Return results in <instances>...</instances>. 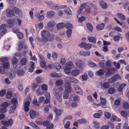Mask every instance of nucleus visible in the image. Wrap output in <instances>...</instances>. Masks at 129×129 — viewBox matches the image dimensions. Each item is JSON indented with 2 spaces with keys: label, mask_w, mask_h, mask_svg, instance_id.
Listing matches in <instances>:
<instances>
[{
  "label": "nucleus",
  "mask_w": 129,
  "mask_h": 129,
  "mask_svg": "<svg viewBox=\"0 0 129 129\" xmlns=\"http://www.w3.org/2000/svg\"><path fill=\"white\" fill-rule=\"evenodd\" d=\"M105 116L107 118H109L111 116V114L108 112H106L104 113Z\"/></svg>",
  "instance_id": "obj_58"
},
{
  "label": "nucleus",
  "mask_w": 129,
  "mask_h": 129,
  "mask_svg": "<svg viewBox=\"0 0 129 129\" xmlns=\"http://www.w3.org/2000/svg\"><path fill=\"white\" fill-rule=\"evenodd\" d=\"M30 64H31V66L29 69L28 70L29 72H32L35 69L34 64L32 61L30 62Z\"/></svg>",
  "instance_id": "obj_22"
},
{
  "label": "nucleus",
  "mask_w": 129,
  "mask_h": 129,
  "mask_svg": "<svg viewBox=\"0 0 129 129\" xmlns=\"http://www.w3.org/2000/svg\"><path fill=\"white\" fill-rule=\"evenodd\" d=\"M42 36L44 39L46 40H48V39L50 36V35L48 31L44 30L42 33Z\"/></svg>",
  "instance_id": "obj_6"
},
{
  "label": "nucleus",
  "mask_w": 129,
  "mask_h": 129,
  "mask_svg": "<svg viewBox=\"0 0 129 129\" xmlns=\"http://www.w3.org/2000/svg\"><path fill=\"white\" fill-rule=\"evenodd\" d=\"M24 73V72L22 70H19L17 72V75L19 76H22Z\"/></svg>",
  "instance_id": "obj_45"
},
{
  "label": "nucleus",
  "mask_w": 129,
  "mask_h": 129,
  "mask_svg": "<svg viewBox=\"0 0 129 129\" xmlns=\"http://www.w3.org/2000/svg\"><path fill=\"white\" fill-rule=\"evenodd\" d=\"M93 126L94 128H99V124L96 121H93Z\"/></svg>",
  "instance_id": "obj_52"
},
{
  "label": "nucleus",
  "mask_w": 129,
  "mask_h": 129,
  "mask_svg": "<svg viewBox=\"0 0 129 129\" xmlns=\"http://www.w3.org/2000/svg\"><path fill=\"white\" fill-rule=\"evenodd\" d=\"M48 4V7L52 9L57 10L59 8V7L56 4L52 3L51 2H49L46 3Z\"/></svg>",
  "instance_id": "obj_4"
},
{
  "label": "nucleus",
  "mask_w": 129,
  "mask_h": 129,
  "mask_svg": "<svg viewBox=\"0 0 129 129\" xmlns=\"http://www.w3.org/2000/svg\"><path fill=\"white\" fill-rule=\"evenodd\" d=\"M30 104V102L29 101L26 102L24 103V109L25 112H28L29 110V107Z\"/></svg>",
  "instance_id": "obj_9"
},
{
  "label": "nucleus",
  "mask_w": 129,
  "mask_h": 129,
  "mask_svg": "<svg viewBox=\"0 0 129 129\" xmlns=\"http://www.w3.org/2000/svg\"><path fill=\"white\" fill-rule=\"evenodd\" d=\"M105 25L104 23H101L99 24L96 26V29L98 30H101L104 28Z\"/></svg>",
  "instance_id": "obj_17"
},
{
  "label": "nucleus",
  "mask_w": 129,
  "mask_h": 129,
  "mask_svg": "<svg viewBox=\"0 0 129 129\" xmlns=\"http://www.w3.org/2000/svg\"><path fill=\"white\" fill-rule=\"evenodd\" d=\"M16 105H14L13 106H12L10 109L9 111V113L10 114H12L13 113L16 109Z\"/></svg>",
  "instance_id": "obj_26"
},
{
  "label": "nucleus",
  "mask_w": 129,
  "mask_h": 129,
  "mask_svg": "<svg viewBox=\"0 0 129 129\" xmlns=\"http://www.w3.org/2000/svg\"><path fill=\"white\" fill-rule=\"evenodd\" d=\"M6 14L8 17L11 18L14 16L15 14L13 11L9 9H8L5 11Z\"/></svg>",
  "instance_id": "obj_5"
},
{
  "label": "nucleus",
  "mask_w": 129,
  "mask_h": 129,
  "mask_svg": "<svg viewBox=\"0 0 129 129\" xmlns=\"http://www.w3.org/2000/svg\"><path fill=\"white\" fill-rule=\"evenodd\" d=\"M88 39L90 42L94 44L95 43H96V39L94 37H88Z\"/></svg>",
  "instance_id": "obj_23"
},
{
  "label": "nucleus",
  "mask_w": 129,
  "mask_h": 129,
  "mask_svg": "<svg viewBox=\"0 0 129 129\" xmlns=\"http://www.w3.org/2000/svg\"><path fill=\"white\" fill-rule=\"evenodd\" d=\"M80 100V98L78 95H76L73 97V100L76 102H79Z\"/></svg>",
  "instance_id": "obj_62"
},
{
  "label": "nucleus",
  "mask_w": 129,
  "mask_h": 129,
  "mask_svg": "<svg viewBox=\"0 0 129 129\" xmlns=\"http://www.w3.org/2000/svg\"><path fill=\"white\" fill-rule=\"evenodd\" d=\"M38 85L36 83H33L31 85V87L33 90H35L38 87Z\"/></svg>",
  "instance_id": "obj_55"
},
{
  "label": "nucleus",
  "mask_w": 129,
  "mask_h": 129,
  "mask_svg": "<svg viewBox=\"0 0 129 129\" xmlns=\"http://www.w3.org/2000/svg\"><path fill=\"white\" fill-rule=\"evenodd\" d=\"M48 27V30L50 31H52L53 29V27L55 25L54 22L52 20L50 21L47 24Z\"/></svg>",
  "instance_id": "obj_7"
},
{
  "label": "nucleus",
  "mask_w": 129,
  "mask_h": 129,
  "mask_svg": "<svg viewBox=\"0 0 129 129\" xmlns=\"http://www.w3.org/2000/svg\"><path fill=\"white\" fill-rule=\"evenodd\" d=\"M91 47L92 45L90 44L89 43L86 44V43H85V48H84V49L85 50H88L91 48Z\"/></svg>",
  "instance_id": "obj_36"
},
{
  "label": "nucleus",
  "mask_w": 129,
  "mask_h": 129,
  "mask_svg": "<svg viewBox=\"0 0 129 129\" xmlns=\"http://www.w3.org/2000/svg\"><path fill=\"white\" fill-rule=\"evenodd\" d=\"M91 4L90 3H84L81 4L79 8V10L78 11V14L79 16H80V14L81 13L82 9L84 8L85 9L86 12L88 13H90L91 10L90 9L88 8L91 6Z\"/></svg>",
  "instance_id": "obj_1"
},
{
  "label": "nucleus",
  "mask_w": 129,
  "mask_h": 129,
  "mask_svg": "<svg viewBox=\"0 0 129 129\" xmlns=\"http://www.w3.org/2000/svg\"><path fill=\"white\" fill-rule=\"evenodd\" d=\"M105 73L103 69H100L98 72V74L99 76L103 75Z\"/></svg>",
  "instance_id": "obj_50"
},
{
  "label": "nucleus",
  "mask_w": 129,
  "mask_h": 129,
  "mask_svg": "<svg viewBox=\"0 0 129 129\" xmlns=\"http://www.w3.org/2000/svg\"><path fill=\"white\" fill-rule=\"evenodd\" d=\"M66 62V60L65 58H61L60 60V63L62 65H64Z\"/></svg>",
  "instance_id": "obj_63"
},
{
  "label": "nucleus",
  "mask_w": 129,
  "mask_h": 129,
  "mask_svg": "<svg viewBox=\"0 0 129 129\" xmlns=\"http://www.w3.org/2000/svg\"><path fill=\"white\" fill-rule=\"evenodd\" d=\"M55 14V13L53 11H48L47 12L46 17L49 18L53 17Z\"/></svg>",
  "instance_id": "obj_13"
},
{
  "label": "nucleus",
  "mask_w": 129,
  "mask_h": 129,
  "mask_svg": "<svg viewBox=\"0 0 129 129\" xmlns=\"http://www.w3.org/2000/svg\"><path fill=\"white\" fill-rule=\"evenodd\" d=\"M64 12L67 15H71L72 14V12L70 9L69 8H67L64 10Z\"/></svg>",
  "instance_id": "obj_40"
},
{
  "label": "nucleus",
  "mask_w": 129,
  "mask_h": 129,
  "mask_svg": "<svg viewBox=\"0 0 129 129\" xmlns=\"http://www.w3.org/2000/svg\"><path fill=\"white\" fill-rule=\"evenodd\" d=\"M101 101V104H106V100L104 98H103L101 97L100 98Z\"/></svg>",
  "instance_id": "obj_59"
},
{
  "label": "nucleus",
  "mask_w": 129,
  "mask_h": 129,
  "mask_svg": "<svg viewBox=\"0 0 129 129\" xmlns=\"http://www.w3.org/2000/svg\"><path fill=\"white\" fill-rule=\"evenodd\" d=\"M51 107V105H47L44 108V110L46 113L48 112L49 111V109Z\"/></svg>",
  "instance_id": "obj_51"
},
{
  "label": "nucleus",
  "mask_w": 129,
  "mask_h": 129,
  "mask_svg": "<svg viewBox=\"0 0 129 129\" xmlns=\"http://www.w3.org/2000/svg\"><path fill=\"white\" fill-rule=\"evenodd\" d=\"M7 1L9 4L10 5H12L16 4V0H7Z\"/></svg>",
  "instance_id": "obj_46"
},
{
  "label": "nucleus",
  "mask_w": 129,
  "mask_h": 129,
  "mask_svg": "<svg viewBox=\"0 0 129 129\" xmlns=\"http://www.w3.org/2000/svg\"><path fill=\"white\" fill-rule=\"evenodd\" d=\"M12 96V92L10 91H8L7 93V98L8 99H10Z\"/></svg>",
  "instance_id": "obj_53"
},
{
  "label": "nucleus",
  "mask_w": 129,
  "mask_h": 129,
  "mask_svg": "<svg viewBox=\"0 0 129 129\" xmlns=\"http://www.w3.org/2000/svg\"><path fill=\"white\" fill-rule=\"evenodd\" d=\"M65 90L68 93L70 92L72 90L71 85L69 84H66L65 86Z\"/></svg>",
  "instance_id": "obj_21"
},
{
  "label": "nucleus",
  "mask_w": 129,
  "mask_h": 129,
  "mask_svg": "<svg viewBox=\"0 0 129 129\" xmlns=\"http://www.w3.org/2000/svg\"><path fill=\"white\" fill-rule=\"evenodd\" d=\"M54 66L58 70H59L61 68V66L57 63H55L54 64Z\"/></svg>",
  "instance_id": "obj_47"
},
{
  "label": "nucleus",
  "mask_w": 129,
  "mask_h": 129,
  "mask_svg": "<svg viewBox=\"0 0 129 129\" xmlns=\"http://www.w3.org/2000/svg\"><path fill=\"white\" fill-rule=\"evenodd\" d=\"M66 68L64 69V72L66 74L70 73L71 69L73 67V64L71 62H67L65 65Z\"/></svg>",
  "instance_id": "obj_2"
},
{
  "label": "nucleus",
  "mask_w": 129,
  "mask_h": 129,
  "mask_svg": "<svg viewBox=\"0 0 129 129\" xmlns=\"http://www.w3.org/2000/svg\"><path fill=\"white\" fill-rule=\"evenodd\" d=\"M53 109L56 115H60L62 112V110L57 109V108L55 107H53Z\"/></svg>",
  "instance_id": "obj_15"
},
{
  "label": "nucleus",
  "mask_w": 129,
  "mask_h": 129,
  "mask_svg": "<svg viewBox=\"0 0 129 129\" xmlns=\"http://www.w3.org/2000/svg\"><path fill=\"white\" fill-rule=\"evenodd\" d=\"M6 25L5 24H3L0 26V31L2 30V33H5L7 31L6 28Z\"/></svg>",
  "instance_id": "obj_19"
},
{
  "label": "nucleus",
  "mask_w": 129,
  "mask_h": 129,
  "mask_svg": "<svg viewBox=\"0 0 129 129\" xmlns=\"http://www.w3.org/2000/svg\"><path fill=\"white\" fill-rule=\"evenodd\" d=\"M80 71L78 70H75L72 71V75L73 76H75L78 75L80 73Z\"/></svg>",
  "instance_id": "obj_29"
},
{
  "label": "nucleus",
  "mask_w": 129,
  "mask_h": 129,
  "mask_svg": "<svg viewBox=\"0 0 129 129\" xmlns=\"http://www.w3.org/2000/svg\"><path fill=\"white\" fill-rule=\"evenodd\" d=\"M56 26L58 29H61L65 27V24L63 23H60L58 24Z\"/></svg>",
  "instance_id": "obj_28"
},
{
  "label": "nucleus",
  "mask_w": 129,
  "mask_h": 129,
  "mask_svg": "<svg viewBox=\"0 0 129 129\" xmlns=\"http://www.w3.org/2000/svg\"><path fill=\"white\" fill-rule=\"evenodd\" d=\"M23 44L21 42H19L18 44V47L17 48L18 50H19L22 49L23 48Z\"/></svg>",
  "instance_id": "obj_43"
},
{
  "label": "nucleus",
  "mask_w": 129,
  "mask_h": 129,
  "mask_svg": "<svg viewBox=\"0 0 129 129\" xmlns=\"http://www.w3.org/2000/svg\"><path fill=\"white\" fill-rule=\"evenodd\" d=\"M110 86V84L108 82H104L102 87L103 88V89H105L108 88Z\"/></svg>",
  "instance_id": "obj_20"
},
{
  "label": "nucleus",
  "mask_w": 129,
  "mask_h": 129,
  "mask_svg": "<svg viewBox=\"0 0 129 129\" xmlns=\"http://www.w3.org/2000/svg\"><path fill=\"white\" fill-rule=\"evenodd\" d=\"M78 122L80 124H85L86 123L87 120L85 118H82L78 120Z\"/></svg>",
  "instance_id": "obj_39"
},
{
  "label": "nucleus",
  "mask_w": 129,
  "mask_h": 129,
  "mask_svg": "<svg viewBox=\"0 0 129 129\" xmlns=\"http://www.w3.org/2000/svg\"><path fill=\"white\" fill-rule=\"evenodd\" d=\"M63 83V80L61 79L58 80L56 82V85L57 86L61 85Z\"/></svg>",
  "instance_id": "obj_48"
},
{
  "label": "nucleus",
  "mask_w": 129,
  "mask_h": 129,
  "mask_svg": "<svg viewBox=\"0 0 129 129\" xmlns=\"http://www.w3.org/2000/svg\"><path fill=\"white\" fill-rule=\"evenodd\" d=\"M117 16L118 18L122 20H125V17L124 15L120 13H118L117 14Z\"/></svg>",
  "instance_id": "obj_32"
},
{
  "label": "nucleus",
  "mask_w": 129,
  "mask_h": 129,
  "mask_svg": "<svg viewBox=\"0 0 129 129\" xmlns=\"http://www.w3.org/2000/svg\"><path fill=\"white\" fill-rule=\"evenodd\" d=\"M106 75L108 77L111 76L112 75V70H109L106 73Z\"/></svg>",
  "instance_id": "obj_60"
},
{
  "label": "nucleus",
  "mask_w": 129,
  "mask_h": 129,
  "mask_svg": "<svg viewBox=\"0 0 129 129\" xmlns=\"http://www.w3.org/2000/svg\"><path fill=\"white\" fill-rule=\"evenodd\" d=\"M114 65L115 66V68L117 69H119L120 67V64L115 61L113 62Z\"/></svg>",
  "instance_id": "obj_57"
},
{
  "label": "nucleus",
  "mask_w": 129,
  "mask_h": 129,
  "mask_svg": "<svg viewBox=\"0 0 129 129\" xmlns=\"http://www.w3.org/2000/svg\"><path fill=\"white\" fill-rule=\"evenodd\" d=\"M27 62V61L26 59L25 58H23L21 59L20 63L23 66L26 64Z\"/></svg>",
  "instance_id": "obj_41"
},
{
  "label": "nucleus",
  "mask_w": 129,
  "mask_h": 129,
  "mask_svg": "<svg viewBox=\"0 0 129 129\" xmlns=\"http://www.w3.org/2000/svg\"><path fill=\"white\" fill-rule=\"evenodd\" d=\"M7 21L10 27H12L14 25L15 21L12 18L9 19L7 20Z\"/></svg>",
  "instance_id": "obj_18"
},
{
  "label": "nucleus",
  "mask_w": 129,
  "mask_h": 129,
  "mask_svg": "<svg viewBox=\"0 0 129 129\" xmlns=\"http://www.w3.org/2000/svg\"><path fill=\"white\" fill-rule=\"evenodd\" d=\"M65 27L66 28L73 29V26L69 22H67L65 24Z\"/></svg>",
  "instance_id": "obj_30"
},
{
  "label": "nucleus",
  "mask_w": 129,
  "mask_h": 129,
  "mask_svg": "<svg viewBox=\"0 0 129 129\" xmlns=\"http://www.w3.org/2000/svg\"><path fill=\"white\" fill-rule=\"evenodd\" d=\"M29 115L31 119H33L36 116H38L39 115L38 112H36L33 110H31L30 111Z\"/></svg>",
  "instance_id": "obj_3"
},
{
  "label": "nucleus",
  "mask_w": 129,
  "mask_h": 129,
  "mask_svg": "<svg viewBox=\"0 0 129 129\" xmlns=\"http://www.w3.org/2000/svg\"><path fill=\"white\" fill-rule=\"evenodd\" d=\"M77 18H79V21L80 22H84L85 20V18L83 16H79L78 15H77Z\"/></svg>",
  "instance_id": "obj_37"
},
{
  "label": "nucleus",
  "mask_w": 129,
  "mask_h": 129,
  "mask_svg": "<svg viewBox=\"0 0 129 129\" xmlns=\"http://www.w3.org/2000/svg\"><path fill=\"white\" fill-rule=\"evenodd\" d=\"M76 65L78 67L80 68L82 65V61L80 60H78L76 62Z\"/></svg>",
  "instance_id": "obj_35"
},
{
  "label": "nucleus",
  "mask_w": 129,
  "mask_h": 129,
  "mask_svg": "<svg viewBox=\"0 0 129 129\" xmlns=\"http://www.w3.org/2000/svg\"><path fill=\"white\" fill-rule=\"evenodd\" d=\"M90 53V52L89 51L84 52L83 51H80L79 52V54L80 55L84 57L89 56Z\"/></svg>",
  "instance_id": "obj_14"
},
{
  "label": "nucleus",
  "mask_w": 129,
  "mask_h": 129,
  "mask_svg": "<svg viewBox=\"0 0 129 129\" xmlns=\"http://www.w3.org/2000/svg\"><path fill=\"white\" fill-rule=\"evenodd\" d=\"M46 99L44 102V103L47 104L49 103L50 100V94L49 93H47L45 95Z\"/></svg>",
  "instance_id": "obj_12"
},
{
  "label": "nucleus",
  "mask_w": 129,
  "mask_h": 129,
  "mask_svg": "<svg viewBox=\"0 0 129 129\" xmlns=\"http://www.w3.org/2000/svg\"><path fill=\"white\" fill-rule=\"evenodd\" d=\"M72 30L71 29H68L66 31V34L68 37H71L72 33Z\"/></svg>",
  "instance_id": "obj_44"
},
{
  "label": "nucleus",
  "mask_w": 129,
  "mask_h": 129,
  "mask_svg": "<svg viewBox=\"0 0 129 129\" xmlns=\"http://www.w3.org/2000/svg\"><path fill=\"white\" fill-rule=\"evenodd\" d=\"M121 114L122 116L125 117L127 116V113L126 111L123 110L121 111Z\"/></svg>",
  "instance_id": "obj_49"
},
{
  "label": "nucleus",
  "mask_w": 129,
  "mask_h": 129,
  "mask_svg": "<svg viewBox=\"0 0 129 129\" xmlns=\"http://www.w3.org/2000/svg\"><path fill=\"white\" fill-rule=\"evenodd\" d=\"M121 79V77L120 75L116 74L113 76L111 78V80L112 82H115L116 81L117 79Z\"/></svg>",
  "instance_id": "obj_16"
},
{
  "label": "nucleus",
  "mask_w": 129,
  "mask_h": 129,
  "mask_svg": "<svg viewBox=\"0 0 129 129\" xmlns=\"http://www.w3.org/2000/svg\"><path fill=\"white\" fill-rule=\"evenodd\" d=\"M126 86L125 84L123 83L120 85L118 88V90L119 92L121 91L123 88Z\"/></svg>",
  "instance_id": "obj_31"
},
{
  "label": "nucleus",
  "mask_w": 129,
  "mask_h": 129,
  "mask_svg": "<svg viewBox=\"0 0 129 129\" xmlns=\"http://www.w3.org/2000/svg\"><path fill=\"white\" fill-rule=\"evenodd\" d=\"M88 65L89 66L91 67H96V64L90 60H89L88 62Z\"/></svg>",
  "instance_id": "obj_34"
},
{
  "label": "nucleus",
  "mask_w": 129,
  "mask_h": 129,
  "mask_svg": "<svg viewBox=\"0 0 129 129\" xmlns=\"http://www.w3.org/2000/svg\"><path fill=\"white\" fill-rule=\"evenodd\" d=\"M67 80L69 82H72L75 84H77L78 82V81L77 79L72 77H67Z\"/></svg>",
  "instance_id": "obj_8"
},
{
  "label": "nucleus",
  "mask_w": 129,
  "mask_h": 129,
  "mask_svg": "<svg viewBox=\"0 0 129 129\" xmlns=\"http://www.w3.org/2000/svg\"><path fill=\"white\" fill-rule=\"evenodd\" d=\"M69 96V94L67 92H64L63 98L64 99H68Z\"/></svg>",
  "instance_id": "obj_61"
},
{
  "label": "nucleus",
  "mask_w": 129,
  "mask_h": 129,
  "mask_svg": "<svg viewBox=\"0 0 129 129\" xmlns=\"http://www.w3.org/2000/svg\"><path fill=\"white\" fill-rule=\"evenodd\" d=\"M86 26L89 30V31L91 32L93 30V26L91 24L89 23H87L86 24Z\"/></svg>",
  "instance_id": "obj_33"
},
{
  "label": "nucleus",
  "mask_w": 129,
  "mask_h": 129,
  "mask_svg": "<svg viewBox=\"0 0 129 129\" xmlns=\"http://www.w3.org/2000/svg\"><path fill=\"white\" fill-rule=\"evenodd\" d=\"M120 39V36L118 35H115L113 37V40L115 41H119Z\"/></svg>",
  "instance_id": "obj_56"
},
{
  "label": "nucleus",
  "mask_w": 129,
  "mask_h": 129,
  "mask_svg": "<svg viewBox=\"0 0 129 129\" xmlns=\"http://www.w3.org/2000/svg\"><path fill=\"white\" fill-rule=\"evenodd\" d=\"M111 120L112 121H121L120 119L119 118L116 116L113 115H112Z\"/></svg>",
  "instance_id": "obj_24"
},
{
  "label": "nucleus",
  "mask_w": 129,
  "mask_h": 129,
  "mask_svg": "<svg viewBox=\"0 0 129 129\" xmlns=\"http://www.w3.org/2000/svg\"><path fill=\"white\" fill-rule=\"evenodd\" d=\"M86 3H90V4H91V6H90V7H89L88 8H88L90 9V10H91L90 12L91 11V8L92 7H93V8L94 9V10H98V8H97L96 6L95 5H94L93 4L91 3L90 2Z\"/></svg>",
  "instance_id": "obj_38"
},
{
  "label": "nucleus",
  "mask_w": 129,
  "mask_h": 129,
  "mask_svg": "<svg viewBox=\"0 0 129 129\" xmlns=\"http://www.w3.org/2000/svg\"><path fill=\"white\" fill-rule=\"evenodd\" d=\"M13 120L12 119H9L8 121H5L3 123L4 125L6 126H8L9 125L11 126L13 123Z\"/></svg>",
  "instance_id": "obj_10"
},
{
  "label": "nucleus",
  "mask_w": 129,
  "mask_h": 129,
  "mask_svg": "<svg viewBox=\"0 0 129 129\" xmlns=\"http://www.w3.org/2000/svg\"><path fill=\"white\" fill-rule=\"evenodd\" d=\"M99 5L103 9H106L107 8V4L103 1H101L99 2Z\"/></svg>",
  "instance_id": "obj_11"
},
{
  "label": "nucleus",
  "mask_w": 129,
  "mask_h": 129,
  "mask_svg": "<svg viewBox=\"0 0 129 129\" xmlns=\"http://www.w3.org/2000/svg\"><path fill=\"white\" fill-rule=\"evenodd\" d=\"M75 90L76 92L79 94H82L83 93V91L79 87H77L75 88Z\"/></svg>",
  "instance_id": "obj_27"
},
{
  "label": "nucleus",
  "mask_w": 129,
  "mask_h": 129,
  "mask_svg": "<svg viewBox=\"0 0 129 129\" xmlns=\"http://www.w3.org/2000/svg\"><path fill=\"white\" fill-rule=\"evenodd\" d=\"M16 74V72H14L13 71H12L11 72L9 73V77L10 79H13L15 77Z\"/></svg>",
  "instance_id": "obj_25"
},
{
  "label": "nucleus",
  "mask_w": 129,
  "mask_h": 129,
  "mask_svg": "<svg viewBox=\"0 0 129 129\" xmlns=\"http://www.w3.org/2000/svg\"><path fill=\"white\" fill-rule=\"evenodd\" d=\"M115 91V89L114 88H110L108 90V93L110 94L113 93Z\"/></svg>",
  "instance_id": "obj_54"
},
{
  "label": "nucleus",
  "mask_w": 129,
  "mask_h": 129,
  "mask_svg": "<svg viewBox=\"0 0 129 129\" xmlns=\"http://www.w3.org/2000/svg\"><path fill=\"white\" fill-rule=\"evenodd\" d=\"M108 126H109V127H110V128L112 129L114 128V125L112 122H108Z\"/></svg>",
  "instance_id": "obj_64"
},
{
  "label": "nucleus",
  "mask_w": 129,
  "mask_h": 129,
  "mask_svg": "<svg viewBox=\"0 0 129 129\" xmlns=\"http://www.w3.org/2000/svg\"><path fill=\"white\" fill-rule=\"evenodd\" d=\"M55 96L59 102H62V99L61 96L58 94L55 95Z\"/></svg>",
  "instance_id": "obj_42"
}]
</instances>
